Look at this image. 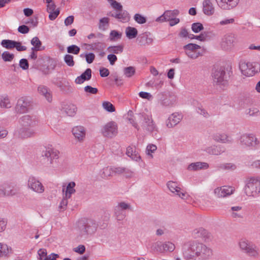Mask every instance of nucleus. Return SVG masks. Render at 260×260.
Wrapping results in <instances>:
<instances>
[{
	"mask_svg": "<svg viewBox=\"0 0 260 260\" xmlns=\"http://www.w3.org/2000/svg\"><path fill=\"white\" fill-rule=\"evenodd\" d=\"M113 171L112 168H104L101 172V176L103 178H107L108 177L112 176Z\"/></svg>",
	"mask_w": 260,
	"mask_h": 260,
	"instance_id": "obj_43",
	"label": "nucleus"
},
{
	"mask_svg": "<svg viewBox=\"0 0 260 260\" xmlns=\"http://www.w3.org/2000/svg\"><path fill=\"white\" fill-rule=\"evenodd\" d=\"M91 70L90 68L87 69L80 76L77 77L75 79V83L77 84H82L85 81H88L91 78Z\"/></svg>",
	"mask_w": 260,
	"mask_h": 260,
	"instance_id": "obj_26",
	"label": "nucleus"
},
{
	"mask_svg": "<svg viewBox=\"0 0 260 260\" xmlns=\"http://www.w3.org/2000/svg\"><path fill=\"white\" fill-rule=\"evenodd\" d=\"M197 112L203 115L204 117H208L209 116V113L206 111L205 109L202 108V107H199L196 109Z\"/></svg>",
	"mask_w": 260,
	"mask_h": 260,
	"instance_id": "obj_63",
	"label": "nucleus"
},
{
	"mask_svg": "<svg viewBox=\"0 0 260 260\" xmlns=\"http://www.w3.org/2000/svg\"><path fill=\"white\" fill-rule=\"evenodd\" d=\"M234 189L230 186H223L214 189V194L218 198H224L233 193Z\"/></svg>",
	"mask_w": 260,
	"mask_h": 260,
	"instance_id": "obj_18",
	"label": "nucleus"
},
{
	"mask_svg": "<svg viewBox=\"0 0 260 260\" xmlns=\"http://www.w3.org/2000/svg\"><path fill=\"white\" fill-rule=\"evenodd\" d=\"M48 12L49 13V18L51 20H55L59 14V10L58 9L52 11H50Z\"/></svg>",
	"mask_w": 260,
	"mask_h": 260,
	"instance_id": "obj_61",
	"label": "nucleus"
},
{
	"mask_svg": "<svg viewBox=\"0 0 260 260\" xmlns=\"http://www.w3.org/2000/svg\"><path fill=\"white\" fill-rule=\"evenodd\" d=\"M220 8L223 10H230L235 7L239 0H215Z\"/></svg>",
	"mask_w": 260,
	"mask_h": 260,
	"instance_id": "obj_21",
	"label": "nucleus"
},
{
	"mask_svg": "<svg viewBox=\"0 0 260 260\" xmlns=\"http://www.w3.org/2000/svg\"><path fill=\"white\" fill-rule=\"evenodd\" d=\"M64 60L66 64L69 67H73L75 64L73 56L71 55L66 54L64 57Z\"/></svg>",
	"mask_w": 260,
	"mask_h": 260,
	"instance_id": "obj_54",
	"label": "nucleus"
},
{
	"mask_svg": "<svg viewBox=\"0 0 260 260\" xmlns=\"http://www.w3.org/2000/svg\"><path fill=\"white\" fill-rule=\"evenodd\" d=\"M241 249L250 256L256 257L258 256V248L251 242L243 240L239 242Z\"/></svg>",
	"mask_w": 260,
	"mask_h": 260,
	"instance_id": "obj_5",
	"label": "nucleus"
},
{
	"mask_svg": "<svg viewBox=\"0 0 260 260\" xmlns=\"http://www.w3.org/2000/svg\"><path fill=\"white\" fill-rule=\"evenodd\" d=\"M185 54L189 58L194 59L201 55V53L198 51H194L189 52H185Z\"/></svg>",
	"mask_w": 260,
	"mask_h": 260,
	"instance_id": "obj_57",
	"label": "nucleus"
},
{
	"mask_svg": "<svg viewBox=\"0 0 260 260\" xmlns=\"http://www.w3.org/2000/svg\"><path fill=\"white\" fill-rule=\"evenodd\" d=\"M153 250H156L160 253L163 252L162 244L161 242H157L153 244L152 247Z\"/></svg>",
	"mask_w": 260,
	"mask_h": 260,
	"instance_id": "obj_62",
	"label": "nucleus"
},
{
	"mask_svg": "<svg viewBox=\"0 0 260 260\" xmlns=\"http://www.w3.org/2000/svg\"><path fill=\"white\" fill-rule=\"evenodd\" d=\"M31 44L33 46L37 47L38 48H42L41 47L42 42L37 37H35L32 39Z\"/></svg>",
	"mask_w": 260,
	"mask_h": 260,
	"instance_id": "obj_58",
	"label": "nucleus"
},
{
	"mask_svg": "<svg viewBox=\"0 0 260 260\" xmlns=\"http://www.w3.org/2000/svg\"><path fill=\"white\" fill-rule=\"evenodd\" d=\"M167 186L172 192L178 195L181 199H184L186 194L180 192L181 188L178 186L177 182L170 181L167 183Z\"/></svg>",
	"mask_w": 260,
	"mask_h": 260,
	"instance_id": "obj_24",
	"label": "nucleus"
},
{
	"mask_svg": "<svg viewBox=\"0 0 260 260\" xmlns=\"http://www.w3.org/2000/svg\"><path fill=\"white\" fill-rule=\"evenodd\" d=\"M118 17L117 19L121 21H127L129 19V14L126 11L120 10L118 11Z\"/></svg>",
	"mask_w": 260,
	"mask_h": 260,
	"instance_id": "obj_40",
	"label": "nucleus"
},
{
	"mask_svg": "<svg viewBox=\"0 0 260 260\" xmlns=\"http://www.w3.org/2000/svg\"><path fill=\"white\" fill-rule=\"evenodd\" d=\"M191 29L194 32L198 33L204 29V26L200 22H195L192 24Z\"/></svg>",
	"mask_w": 260,
	"mask_h": 260,
	"instance_id": "obj_50",
	"label": "nucleus"
},
{
	"mask_svg": "<svg viewBox=\"0 0 260 260\" xmlns=\"http://www.w3.org/2000/svg\"><path fill=\"white\" fill-rule=\"evenodd\" d=\"M0 106L2 108H9L11 107L9 99L7 96H0Z\"/></svg>",
	"mask_w": 260,
	"mask_h": 260,
	"instance_id": "obj_41",
	"label": "nucleus"
},
{
	"mask_svg": "<svg viewBox=\"0 0 260 260\" xmlns=\"http://www.w3.org/2000/svg\"><path fill=\"white\" fill-rule=\"evenodd\" d=\"M213 139L217 142L231 144L233 142L231 137L225 134H216L213 136Z\"/></svg>",
	"mask_w": 260,
	"mask_h": 260,
	"instance_id": "obj_25",
	"label": "nucleus"
},
{
	"mask_svg": "<svg viewBox=\"0 0 260 260\" xmlns=\"http://www.w3.org/2000/svg\"><path fill=\"white\" fill-rule=\"evenodd\" d=\"M125 35L129 39H133L137 36L138 30L135 27L128 26L125 29Z\"/></svg>",
	"mask_w": 260,
	"mask_h": 260,
	"instance_id": "obj_34",
	"label": "nucleus"
},
{
	"mask_svg": "<svg viewBox=\"0 0 260 260\" xmlns=\"http://www.w3.org/2000/svg\"><path fill=\"white\" fill-rule=\"evenodd\" d=\"M80 48L75 45H71L67 48V52L69 53H73L74 54H78L80 52Z\"/></svg>",
	"mask_w": 260,
	"mask_h": 260,
	"instance_id": "obj_53",
	"label": "nucleus"
},
{
	"mask_svg": "<svg viewBox=\"0 0 260 260\" xmlns=\"http://www.w3.org/2000/svg\"><path fill=\"white\" fill-rule=\"evenodd\" d=\"M235 43V38L232 34L226 35L224 36L221 42V47L224 50H229L232 48Z\"/></svg>",
	"mask_w": 260,
	"mask_h": 260,
	"instance_id": "obj_20",
	"label": "nucleus"
},
{
	"mask_svg": "<svg viewBox=\"0 0 260 260\" xmlns=\"http://www.w3.org/2000/svg\"><path fill=\"white\" fill-rule=\"evenodd\" d=\"M19 66L24 70L28 69L29 67V64L27 60L25 58L20 59L19 61Z\"/></svg>",
	"mask_w": 260,
	"mask_h": 260,
	"instance_id": "obj_60",
	"label": "nucleus"
},
{
	"mask_svg": "<svg viewBox=\"0 0 260 260\" xmlns=\"http://www.w3.org/2000/svg\"><path fill=\"white\" fill-rule=\"evenodd\" d=\"M84 89L86 92L92 94H95L98 92V89L96 88L92 87L90 85L86 86Z\"/></svg>",
	"mask_w": 260,
	"mask_h": 260,
	"instance_id": "obj_56",
	"label": "nucleus"
},
{
	"mask_svg": "<svg viewBox=\"0 0 260 260\" xmlns=\"http://www.w3.org/2000/svg\"><path fill=\"white\" fill-rule=\"evenodd\" d=\"M38 90L39 93L43 95L49 102L52 101V98L50 90L46 86L40 85L38 87Z\"/></svg>",
	"mask_w": 260,
	"mask_h": 260,
	"instance_id": "obj_29",
	"label": "nucleus"
},
{
	"mask_svg": "<svg viewBox=\"0 0 260 260\" xmlns=\"http://www.w3.org/2000/svg\"><path fill=\"white\" fill-rule=\"evenodd\" d=\"M107 50L112 54H118L122 53L123 50V45L110 46L108 47Z\"/></svg>",
	"mask_w": 260,
	"mask_h": 260,
	"instance_id": "obj_35",
	"label": "nucleus"
},
{
	"mask_svg": "<svg viewBox=\"0 0 260 260\" xmlns=\"http://www.w3.org/2000/svg\"><path fill=\"white\" fill-rule=\"evenodd\" d=\"M192 236L195 239L202 238L206 242L211 241L212 239L211 234L202 228L194 229L192 232Z\"/></svg>",
	"mask_w": 260,
	"mask_h": 260,
	"instance_id": "obj_14",
	"label": "nucleus"
},
{
	"mask_svg": "<svg viewBox=\"0 0 260 260\" xmlns=\"http://www.w3.org/2000/svg\"><path fill=\"white\" fill-rule=\"evenodd\" d=\"M16 191L14 190L11 189L10 191L7 190L6 188L3 186H0V196H13L15 194Z\"/></svg>",
	"mask_w": 260,
	"mask_h": 260,
	"instance_id": "obj_52",
	"label": "nucleus"
},
{
	"mask_svg": "<svg viewBox=\"0 0 260 260\" xmlns=\"http://www.w3.org/2000/svg\"><path fill=\"white\" fill-rule=\"evenodd\" d=\"M101 133L104 137L112 138L115 137L118 134L117 123L113 121L108 122L103 126Z\"/></svg>",
	"mask_w": 260,
	"mask_h": 260,
	"instance_id": "obj_6",
	"label": "nucleus"
},
{
	"mask_svg": "<svg viewBox=\"0 0 260 260\" xmlns=\"http://www.w3.org/2000/svg\"><path fill=\"white\" fill-rule=\"evenodd\" d=\"M175 248V245L171 242H168L162 244L163 252L164 251H173Z\"/></svg>",
	"mask_w": 260,
	"mask_h": 260,
	"instance_id": "obj_48",
	"label": "nucleus"
},
{
	"mask_svg": "<svg viewBox=\"0 0 260 260\" xmlns=\"http://www.w3.org/2000/svg\"><path fill=\"white\" fill-rule=\"evenodd\" d=\"M204 150L210 155H219L225 151V148L222 145H217L207 147Z\"/></svg>",
	"mask_w": 260,
	"mask_h": 260,
	"instance_id": "obj_22",
	"label": "nucleus"
},
{
	"mask_svg": "<svg viewBox=\"0 0 260 260\" xmlns=\"http://www.w3.org/2000/svg\"><path fill=\"white\" fill-rule=\"evenodd\" d=\"M15 43V41L11 40H3L1 42V45L7 49H11L14 48V44Z\"/></svg>",
	"mask_w": 260,
	"mask_h": 260,
	"instance_id": "obj_42",
	"label": "nucleus"
},
{
	"mask_svg": "<svg viewBox=\"0 0 260 260\" xmlns=\"http://www.w3.org/2000/svg\"><path fill=\"white\" fill-rule=\"evenodd\" d=\"M86 61L88 63H91L95 58V55L93 53H86L85 55Z\"/></svg>",
	"mask_w": 260,
	"mask_h": 260,
	"instance_id": "obj_64",
	"label": "nucleus"
},
{
	"mask_svg": "<svg viewBox=\"0 0 260 260\" xmlns=\"http://www.w3.org/2000/svg\"><path fill=\"white\" fill-rule=\"evenodd\" d=\"M136 69L135 67L130 66L123 69V73L125 77L131 78L135 75Z\"/></svg>",
	"mask_w": 260,
	"mask_h": 260,
	"instance_id": "obj_44",
	"label": "nucleus"
},
{
	"mask_svg": "<svg viewBox=\"0 0 260 260\" xmlns=\"http://www.w3.org/2000/svg\"><path fill=\"white\" fill-rule=\"evenodd\" d=\"M2 58L4 61H11L14 58V55L6 51L2 53Z\"/></svg>",
	"mask_w": 260,
	"mask_h": 260,
	"instance_id": "obj_47",
	"label": "nucleus"
},
{
	"mask_svg": "<svg viewBox=\"0 0 260 260\" xmlns=\"http://www.w3.org/2000/svg\"><path fill=\"white\" fill-rule=\"evenodd\" d=\"M59 151L52 146L47 147L42 153L41 161L46 167H54L59 158Z\"/></svg>",
	"mask_w": 260,
	"mask_h": 260,
	"instance_id": "obj_2",
	"label": "nucleus"
},
{
	"mask_svg": "<svg viewBox=\"0 0 260 260\" xmlns=\"http://www.w3.org/2000/svg\"><path fill=\"white\" fill-rule=\"evenodd\" d=\"M191 250L195 255H187V260H193L194 256L198 260H210L214 255L213 249L202 243H193L191 246Z\"/></svg>",
	"mask_w": 260,
	"mask_h": 260,
	"instance_id": "obj_1",
	"label": "nucleus"
},
{
	"mask_svg": "<svg viewBox=\"0 0 260 260\" xmlns=\"http://www.w3.org/2000/svg\"><path fill=\"white\" fill-rule=\"evenodd\" d=\"M122 34L117 30H113L111 31L110 33V40L111 41H115L116 40L121 39Z\"/></svg>",
	"mask_w": 260,
	"mask_h": 260,
	"instance_id": "obj_45",
	"label": "nucleus"
},
{
	"mask_svg": "<svg viewBox=\"0 0 260 260\" xmlns=\"http://www.w3.org/2000/svg\"><path fill=\"white\" fill-rule=\"evenodd\" d=\"M140 118L142 120L141 123V126L144 129H146L148 132L152 133H155L157 131L156 126L153 123L151 116H149L146 114L139 115Z\"/></svg>",
	"mask_w": 260,
	"mask_h": 260,
	"instance_id": "obj_10",
	"label": "nucleus"
},
{
	"mask_svg": "<svg viewBox=\"0 0 260 260\" xmlns=\"http://www.w3.org/2000/svg\"><path fill=\"white\" fill-rule=\"evenodd\" d=\"M109 19L108 17H104L100 20L99 28L103 31L105 30L109 26Z\"/></svg>",
	"mask_w": 260,
	"mask_h": 260,
	"instance_id": "obj_39",
	"label": "nucleus"
},
{
	"mask_svg": "<svg viewBox=\"0 0 260 260\" xmlns=\"http://www.w3.org/2000/svg\"><path fill=\"white\" fill-rule=\"evenodd\" d=\"M12 248L7 244L0 243V257H8L9 254L11 252Z\"/></svg>",
	"mask_w": 260,
	"mask_h": 260,
	"instance_id": "obj_32",
	"label": "nucleus"
},
{
	"mask_svg": "<svg viewBox=\"0 0 260 260\" xmlns=\"http://www.w3.org/2000/svg\"><path fill=\"white\" fill-rule=\"evenodd\" d=\"M109 1L110 2L111 5L112 7L115 10L118 11L122 10V6L119 3H118L115 0H109Z\"/></svg>",
	"mask_w": 260,
	"mask_h": 260,
	"instance_id": "obj_59",
	"label": "nucleus"
},
{
	"mask_svg": "<svg viewBox=\"0 0 260 260\" xmlns=\"http://www.w3.org/2000/svg\"><path fill=\"white\" fill-rule=\"evenodd\" d=\"M220 168L223 170L234 171L236 169L237 166L233 163H225L221 165Z\"/></svg>",
	"mask_w": 260,
	"mask_h": 260,
	"instance_id": "obj_51",
	"label": "nucleus"
},
{
	"mask_svg": "<svg viewBox=\"0 0 260 260\" xmlns=\"http://www.w3.org/2000/svg\"><path fill=\"white\" fill-rule=\"evenodd\" d=\"M102 106L103 108L109 112H113L115 111V107L109 102H104Z\"/></svg>",
	"mask_w": 260,
	"mask_h": 260,
	"instance_id": "obj_46",
	"label": "nucleus"
},
{
	"mask_svg": "<svg viewBox=\"0 0 260 260\" xmlns=\"http://www.w3.org/2000/svg\"><path fill=\"white\" fill-rule=\"evenodd\" d=\"M183 116L179 113L172 114L166 121V125L168 128H172L178 124L182 120Z\"/></svg>",
	"mask_w": 260,
	"mask_h": 260,
	"instance_id": "obj_19",
	"label": "nucleus"
},
{
	"mask_svg": "<svg viewBox=\"0 0 260 260\" xmlns=\"http://www.w3.org/2000/svg\"><path fill=\"white\" fill-rule=\"evenodd\" d=\"M76 186L75 182L72 181L68 183L64 195L66 198H70L72 194L76 191L74 187Z\"/></svg>",
	"mask_w": 260,
	"mask_h": 260,
	"instance_id": "obj_33",
	"label": "nucleus"
},
{
	"mask_svg": "<svg viewBox=\"0 0 260 260\" xmlns=\"http://www.w3.org/2000/svg\"><path fill=\"white\" fill-rule=\"evenodd\" d=\"M62 112L69 116H73L76 113L77 107L73 104L65 105L62 108Z\"/></svg>",
	"mask_w": 260,
	"mask_h": 260,
	"instance_id": "obj_30",
	"label": "nucleus"
},
{
	"mask_svg": "<svg viewBox=\"0 0 260 260\" xmlns=\"http://www.w3.org/2000/svg\"><path fill=\"white\" fill-rule=\"evenodd\" d=\"M157 97L161 105L165 107L172 106L176 102V96L172 93L167 94L165 92H161L157 95Z\"/></svg>",
	"mask_w": 260,
	"mask_h": 260,
	"instance_id": "obj_12",
	"label": "nucleus"
},
{
	"mask_svg": "<svg viewBox=\"0 0 260 260\" xmlns=\"http://www.w3.org/2000/svg\"><path fill=\"white\" fill-rule=\"evenodd\" d=\"M179 11L175 9L174 10H166L165 11L164 15L166 18L167 21L175 18L179 14Z\"/></svg>",
	"mask_w": 260,
	"mask_h": 260,
	"instance_id": "obj_36",
	"label": "nucleus"
},
{
	"mask_svg": "<svg viewBox=\"0 0 260 260\" xmlns=\"http://www.w3.org/2000/svg\"><path fill=\"white\" fill-rule=\"evenodd\" d=\"M31 106V101L28 97L23 96L18 99L16 110L19 113L27 112Z\"/></svg>",
	"mask_w": 260,
	"mask_h": 260,
	"instance_id": "obj_13",
	"label": "nucleus"
},
{
	"mask_svg": "<svg viewBox=\"0 0 260 260\" xmlns=\"http://www.w3.org/2000/svg\"><path fill=\"white\" fill-rule=\"evenodd\" d=\"M19 122L21 126L31 127V128H34L38 124L37 119L29 115H25L22 116L19 119Z\"/></svg>",
	"mask_w": 260,
	"mask_h": 260,
	"instance_id": "obj_16",
	"label": "nucleus"
},
{
	"mask_svg": "<svg viewBox=\"0 0 260 260\" xmlns=\"http://www.w3.org/2000/svg\"><path fill=\"white\" fill-rule=\"evenodd\" d=\"M36 132L34 128L25 126L17 128L14 133V136L17 138L24 140L35 137Z\"/></svg>",
	"mask_w": 260,
	"mask_h": 260,
	"instance_id": "obj_8",
	"label": "nucleus"
},
{
	"mask_svg": "<svg viewBox=\"0 0 260 260\" xmlns=\"http://www.w3.org/2000/svg\"><path fill=\"white\" fill-rule=\"evenodd\" d=\"M134 20L139 24H144L146 22V18L140 14H136L134 17Z\"/></svg>",
	"mask_w": 260,
	"mask_h": 260,
	"instance_id": "obj_55",
	"label": "nucleus"
},
{
	"mask_svg": "<svg viewBox=\"0 0 260 260\" xmlns=\"http://www.w3.org/2000/svg\"><path fill=\"white\" fill-rule=\"evenodd\" d=\"M240 143L247 147L256 148L259 144V141L253 134H243L240 138Z\"/></svg>",
	"mask_w": 260,
	"mask_h": 260,
	"instance_id": "obj_11",
	"label": "nucleus"
},
{
	"mask_svg": "<svg viewBox=\"0 0 260 260\" xmlns=\"http://www.w3.org/2000/svg\"><path fill=\"white\" fill-rule=\"evenodd\" d=\"M214 83L218 85L225 86L228 83L229 76L226 75L224 69L220 68L212 73Z\"/></svg>",
	"mask_w": 260,
	"mask_h": 260,
	"instance_id": "obj_7",
	"label": "nucleus"
},
{
	"mask_svg": "<svg viewBox=\"0 0 260 260\" xmlns=\"http://www.w3.org/2000/svg\"><path fill=\"white\" fill-rule=\"evenodd\" d=\"M239 68L244 75L249 77L260 72V64L257 62H241Z\"/></svg>",
	"mask_w": 260,
	"mask_h": 260,
	"instance_id": "obj_4",
	"label": "nucleus"
},
{
	"mask_svg": "<svg viewBox=\"0 0 260 260\" xmlns=\"http://www.w3.org/2000/svg\"><path fill=\"white\" fill-rule=\"evenodd\" d=\"M209 168V165L207 162H197L190 164L188 166V170L190 171H197L201 169H207Z\"/></svg>",
	"mask_w": 260,
	"mask_h": 260,
	"instance_id": "obj_28",
	"label": "nucleus"
},
{
	"mask_svg": "<svg viewBox=\"0 0 260 260\" xmlns=\"http://www.w3.org/2000/svg\"><path fill=\"white\" fill-rule=\"evenodd\" d=\"M27 185L29 188L38 193H42L44 191V187L43 184L33 176L29 178Z\"/></svg>",
	"mask_w": 260,
	"mask_h": 260,
	"instance_id": "obj_15",
	"label": "nucleus"
},
{
	"mask_svg": "<svg viewBox=\"0 0 260 260\" xmlns=\"http://www.w3.org/2000/svg\"><path fill=\"white\" fill-rule=\"evenodd\" d=\"M114 214L118 221L123 220L126 216L125 212L124 211L120 210L119 207H115Z\"/></svg>",
	"mask_w": 260,
	"mask_h": 260,
	"instance_id": "obj_37",
	"label": "nucleus"
},
{
	"mask_svg": "<svg viewBox=\"0 0 260 260\" xmlns=\"http://www.w3.org/2000/svg\"><path fill=\"white\" fill-rule=\"evenodd\" d=\"M256 177H251L247 181L244 188L246 196L255 198L258 194Z\"/></svg>",
	"mask_w": 260,
	"mask_h": 260,
	"instance_id": "obj_9",
	"label": "nucleus"
},
{
	"mask_svg": "<svg viewBox=\"0 0 260 260\" xmlns=\"http://www.w3.org/2000/svg\"><path fill=\"white\" fill-rule=\"evenodd\" d=\"M150 33L149 32H145L140 34L137 38V42L138 45L141 46H149L153 43V39L150 37Z\"/></svg>",
	"mask_w": 260,
	"mask_h": 260,
	"instance_id": "obj_17",
	"label": "nucleus"
},
{
	"mask_svg": "<svg viewBox=\"0 0 260 260\" xmlns=\"http://www.w3.org/2000/svg\"><path fill=\"white\" fill-rule=\"evenodd\" d=\"M126 154L132 159L136 161H138L141 158L140 155L136 151V148L135 147L128 146L126 149Z\"/></svg>",
	"mask_w": 260,
	"mask_h": 260,
	"instance_id": "obj_31",
	"label": "nucleus"
},
{
	"mask_svg": "<svg viewBox=\"0 0 260 260\" xmlns=\"http://www.w3.org/2000/svg\"><path fill=\"white\" fill-rule=\"evenodd\" d=\"M98 225L95 221L92 219H87L79 221L78 228L80 235L82 236H85L93 234L96 231Z\"/></svg>",
	"mask_w": 260,
	"mask_h": 260,
	"instance_id": "obj_3",
	"label": "nucleus"
},
{
	"mask_svg": "<svg viewBox=\"0 0 260 260\" xmlns=\"http://www.w3.org/2000/svg\"><path fill=\"white\" fill-rule=\"evenodd\" d=\"M72 133L75 138L79 141H83L86 134L85 128L81 126L74 127L72 129Z\"/></svg>",
	"mask_w": 260,
	"mask_h": 260,
	"instance_id": "obj_27",
	"label": "nucleus"
},
{
	"mask_svg": "<svg viewBox=\"0 0 260 260\" xmlns=\"http://www.w3.org/2000/svg\"><path fill=\"white\" fill-rule=\"evenodd\" d=\"M133 113L132 111L129 110L127 113V119L129 121V122L132 124V125L136 128L138 131L140 129V127L138 126V124L135 121L134 119L133 118Z\"/></svg>",
	"mask_w": 260,
	"mask_h": 260,
	"instance_id": "obj_49",
	"label": "nucleus"
},
{
	"mask_svg": "<svg viewBox=\"0 0 260 260\" xmlns=\"http://www.w3.org/2000/svg\"><path fill=\"white\" fill-rule=\"evenodd\" d=\"M203 12L207 16H211L215 12V8L211 0H204L202 3Z\"/></svg>",
	"mask_w": 260,
	"mask_h": 260,
	"instance_id": "obj_23",
	"label": "nucleus"
},
{
	"mask_svg": "<svg viewBox=\"0 0 260 260\" xmlns=\"http://www.w3.org/2000/svg\"><path fill=\"white\" fill-rule=\"evenodd\" d=\"M200 48V46L193 43H189L183 46V49L184 50L185 52L198 51V50Z\"/></svg>",
	"mask_w": 260,
	"mask_h": 260,
	"instance_id": "obj_38",
	"label": "nucleus"
}]
</instances>
